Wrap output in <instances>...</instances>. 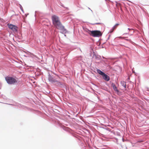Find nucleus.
I'll list each match as a JSON object with an SVG mask.
<instances>
[{"label":"nucleus","instance_id":"1","mask_svg":"<svg viewBox=\"0 0 149 149\" xmlns=\"http://www.w3.org/2000/svg\"><path fill=\"white\" fill-rule=\"evenodd\" d=\"M52 23L54 26L57 29L61 31V33H65L67 32V30L65 28L61 22L59 17L56 15H54L52 16Z\"/></svg>","mask_w":149,"mask_h":149},{"label":"nucleus","instance_id":"2","mask_svg":"<svg viewBox=\"0 0 149 149\" xmlns=\"http://www.w3.org/2000/svg\"><path fill=\"white\" fill-rule=\"evenodd\" d=\"M5 79L7 82L10 84H14L17 82V80L14 78L10 77L7 76L5 77Z\"/></svg>","mask_w":149,"mask_h":149},{"label":"nucleus","instance_id":"3","mask_svg":"<svg viewBox=\"0 0 149 149\" xmlns=\"http://www.w3.org/2000/svg\"><path fill=\"white\" fill-rule=\"evenodd\" d=\"M102 32L99 30H93L91 32L90 35L93 37H100L102 36Z\"/></svg>","mask_w":149,"mask_h":149},{"label":"nucleus","instance_id":"4","mask_svg":"<svg viewBox=\"0 0 149 149\" xmlns=\"http://www.w3.org/2000/svg\"><path fill=\"white\" fill-rule=\"evenodd\" d=\"M8 28L12 30L13 32L17 33L18 31V28L16 26L8 23L7 24Z\"/></svg>","mask_w":149,"mask_h":149},{"label":"nucleus","instance_id":"5","mask_svg":"<svg viewBox=\"0 0 149 149\" xmlns=\"http://www.w3.org/2000/svg\"><path fill=\"white\" fill-rule=\"evenodd\" d=\"M48 79L49 81L51 82L52 83H54L56 82V80L54 79V77L51 76L49 73L48 75Z\"/></svg>","mask_w":149,"mask_h":149},{"label":"nucleus","instance_id":"6","mask_svg":"<svg viewBox=\"0 0 149 149\" xmlns=\"http://www.w3.org/2000/svg\"><path fill=\"white\" fill-rule=\"evenodd\" d=\"M103 78L106 81H109L110 79V78L109 76L104 73L102 75Z\"/></svg>","mask_w":149,"mask_h":149},{"label":"nucleus","instance_id":"7","mask_svg":"<svg viewBox=\"0 0 149 149\" xmlns=\"http://www.w3.org/2000/svg\"><path fill=\"white\" fill-rule=\"evenodd\" d=\"M111 86L112 87H113L114 90L116 91L117 93V94H118L120 93V91L118 89L117 87L114 83H112L111 84Z\"/></svg>","mask_w":149,"mask_h":149},{"label":"nucleus","instance_id":"8","mask_svg":"<svg viewBox=\"0 0 149 149\" xmlns=\"http://www.w3.org/2000/svg\"><path fill=\"white\" fill-rule=\"evenodd\" d=\"M75 60H77L79 61L83 62V59L81 56H77L75 58Z\"/></svg>","mask_w":149,"mask_h":149},{"label":"nucleus","instance_id":"9","mask_svg":"<svg viewBox=\"0 0 149 149\" xmlns=\"http://www.w3.org/2000/svg\"><path fill=\"white\" fill-rule=\"evenodd\" d=\"M93 56H95V58L96 59L99 60L100 59V58H101L100 56L98 55H96L94 53V52L93 51Z\"/></svg>","mask_w":149,"mask_h":149},{"label":"nucleus","instance_id":"10","mask_svg":"<svg viewBox=\"0 0 149 149\" xmlns=\"http://www.w3.org/2000/svg\"><path fill=\"white\" fill-rule=\"evenodd\" d=\"M83 29L84 31L88 33L90 35L91 32L92 31L89 30L86 27H83Z\"/></svg>","mask_w":149,"mask_h":149},{"label":"nucleus","instance_id":"11","mask_svg":"<svg viewBox=\"0 0 149 149\" xmlns=\"http://www.w3.org/2000/svg\"><path fill=\"white\" fill-rule=\"evenodd\" d=\"M97 72L98 74H100V75H101L102 76L104 73V72H103V71H102L101 70H100L99 69H97Z\"/></svg>","mask_w":149,"mask_h":149},{"label":"nucleus","instance_id":"12","mask_svg":"<svg viewBox=\"0 0 149 149\" xmlns=\"http://www.w3.org/2000/svg\"><path fill=\"white\" fill-rule=\"evenodd\" d=\"M121 85L124 88H126V82L124 81H121L120 82Z\"/></svg>","mask_w":149,"mask_h":149},{"label":"nucleus","instance_id":"13","mask_svg":"<svg viewBox=\"0 0 149 149\" xmlns=\"http://www.w3.org/2000/svg\"><path fill=\"white\" fill-rule=\"evenodd\" d=\"M65 131H67L68 130V128L66 127L65 126H64L63 125H61L60 126Z\"/></svg>","mask_w":149,"mask_h":149},{"label":"nucleus","instance_id":"14","mask_svg":"<svg viewBox=\"0 0 149 149\" xmlns=\"http://www.w3.org/2000/svg\"><path fill=\"white\" fill-rule=\"evenodd\" d=\"M55 83V84L57 85H58V86H60V85H62V83H61L60 82L58 81L57 80H56V82Z\"/></svg>","mask_w":149,"mask_h":149},{"label":"nucleus","instance_id":"15","mask_svg":"<svg viewBox=\"0 0 149 149\" xmlns=\"http://www.w3.org/2000/svg\"><path fill=\"white\" fill-rule=\"evenodd\" d=\"M119 25V24L117 23L113 27V29H115L117 28V27Z\"/></svg>","mask_w":149,"mask_h":149},{"label":"nucleus","instance_id":"16","mask_svg":"<svg viewBox=\"0 0 149 149\" xmlns=\"http://www.w3.org/2000/svg\"><path fill=\"white\" fill-rule=\"evenodd\" d=\"M62 84L63 85H60L59 86L61 88H66V87L65 85L62 83Z\"/></svg>","mask_w":149,"mask_h":149},{"label":"nucleus","instance_id":"17","mask_svg":"<svg viewBox=\"0 0 149 149\" xmlns=\"http://www.w3.org/2000/svg\"><path fill=\"white\" fill-rule=\"evenodd\" d=\"M114 30L115 29H113L112 28V29L109 31V33H112Z\"/></svg>","mask_w":149,"mask_h":149},{"label":"nucleus","instance_id":"18","mask_svg":"<svg viewBox=\"0 0 149 149\" xmlns=\"http://www.w3.org/2000/svg\"><path fill=\"white\" fill-rule=\"evenodd\" d=\"M102 24V23H94V24H92L93 25H95V24H96V25L101 24Z\"/></svg>","mask_w":149,"mask_h":149},{"label":"nucleus","instance_id":"19","mask_svg":"<svg viewBox=\"0 0 149 149\" xmlns=\"http://www.w3.org/2000/svg\"><path fill=\"white\" fill-rule=\"evenodd\" d=\"M20 8L21 10L22 11V12L23 13H24V10L23 9L22 7V6L20 5Z\"/></svg>","mask_w":149,"mask_h":149},{"label":"nucleus","instance_id":"20","mask_svg":"<svg viewBox=\"0 0 149 149\" xmlns=\"http://www.w3.org/2000/svg\"><path fill=\"white\" fill-rule=\"evenodd\" d=\"M115 3H116V6H117L118 5H120V3H118L117 2V1H115Z\"/></svg>","mask_w":149,"mask_h":149},{"label":"nucleus","instance_id":"21","mask_svg":"<svg viewBox=\"0 0 149 149\" xmlns=\"http://www.w3.org/2000/svg\"><path fill=\"white\" fill-rule=\"evenodd\" d=\"M127 29L129 31L128 32H129L131 30H133V29H130L129 28H128Z\"/></svg>","mask_w":149,"mask_h":149},{"label":"nucleus","instance_id":"22","mask_svg":"<svg viewBox=\"0 0 149 149\" xmlns=\"http://www.w3.org/2000/svg\"><path fill=\"white\" fill-rule=\"evenodd\" d=\"M88 8L90 10L92 13H93V11L89 8L88 7Z\"/></svg>","mask_w":149,"mask_h":149},{"label":"nucleus","instance_id":"23","mask_svg":"<svg viewBox=\"0 0 149 149\" xmlns=\"http://www.w3.org/2000/svg\"><path fill=\"white\" fill-rule=\"evenodd\" d=\"M111 35H109V37H108V38L107 40L106 41H107L109 39L110 37V36Z\"/></svg>","mask_w":149,"mask_h":149},{"label":"nucleus","instance_id":"24","mask_svg":"<svg viewBox=\"0 0 149 149\" xmlns=\"http://www.w3.org/2000/svg\"><path fill=\"white\" fill-rule=\"evenodd\" d=\"M36 11L35 12V17H36Z\"/></svg>","mask_w":149,"mask_h":149},{"label":"nucleus","instance_id":"25","mask_svg":"<svg viewBox=\"0 0 149 149\" xmlns=\"http://www.w3.org/2000/svg\"><path fill=\"white\" fill-rule=\"evenodd\" d=\"M147 91H149V88H147Z\"/></svg>","mask_w":149,"mask_h":149},{"label":"nucleus","instance_id":"26","mask_svg":"<svg viewBox=\"0 0 149 149\" xmlns=\"http://www.w3.org/2000/svg\"><path fill=\"white\" fill-rule=\"evenodd\" d=\"M132 72H133V73H135V72L134 71H133V69H132Z\"/></svg>","mask_w":149,"mask_h":149},{"label":"nucleus","instance_id":"27","mask_svg":"<svg viewBox=\"0 0 149 149\" xmlns=\"http://www.w3.org/2000/svg\"><path fill=\"white\" fill-rule=\"evenodd\" d=\"M129 34V33H125L124 34Z\"/></svg>","mask_w":149,"mask_h":149},{"label":"nucleus","instance_id":"28","mask_svg":"<svg viewBox=\"0 0 149 149\" xmlns=\"http://www.w3.org/2000/svg\"><path fill=\"white\" fill-rule=\"evenodd\" d=\"M128 40L129 41H130V42H132V41L130 39Z\"/></svg>","mask_w":149,"mask_h":149},{"label":"nucleus","instance_id":"29","mask_svg":"<svg viewBox=\"0 0 149 149\" xmlns=\"http://www.w3.org/2000/svg\"><path fill=\"white\" fill-rule=\"evenodd\" d=\"M102 58H104V59L105 58L104 57H103V56H102Z\"/></svg>","mask_w":149,"mask_h":149},{"label":"nucleus","instance_id":"30","mask_svg":"<svg viewBox=\"0 0 149 149\" xmlns=\"http://www.w3.org/2000/svg\"><path fill=\"white\" fill-rule=\"evenodd\" d=\"M61 6H62L63 7V5H61Z\"/></svg>","mask_w":149,"mask_h":149},{"label":"nucleus","instance_id":"31","mask_svg":"<svg viewBox=\"0 0 149 149\" xmlns=\"http://www.w3.org/2000/svg\"><path fill=\"white\" fill-rule=\"evenodd\" d=\"M119 38H121V37H119Z\"/></svg>","mask_w":149,"mask_h":149},{"label":"nucleus","instance_id":"32","mask_svg":"<svg viewBox=\"0 0 149 149\" xmlns=\"http://www.w3.org/2000/svg\"><path fill=\"white\" fill-rule=\"evenodd\" d=\"M92 50V51H93V49H92V50Z\"/></svg>","mask_w":149,"mask_h":149},{"label":"nucleus","instance_id":"33","mask_svg":"<svg viewBox=\"0 0 149 149\" xmlns=\"http://www.w3.org/2000/svg\"><path fill=\"white\" fill-rule=\"evenodd\" d=\"M10 104V105H12V104Z\"/></svg>","mask_w":149,"mask_h":149},{"label":"nucleus","instance_id":"34","mask_svg":"<svg viewBox=\"0 0 149 149\" xmlns=\"http://www.w3.org/2000/svg\"><path fill=\"white\" fill-rule=\"evenodd\" d=\"M107 0H105V1H106Z\"/></svg>","mask_w":149,"mask_h":149}]
</instances>
